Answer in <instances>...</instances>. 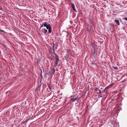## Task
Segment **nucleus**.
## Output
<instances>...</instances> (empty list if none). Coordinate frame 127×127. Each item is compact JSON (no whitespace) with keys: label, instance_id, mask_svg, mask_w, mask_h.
<instances>
[{"label":"nucleus","instance_id":"nucleus-1","mask_svg":"<svg viewBox=\"0 0 127 127\" xmlns=\"http://www.w3.org/2000/svg\"><path fill=\"white\" fill-rule=\"evenodd\" d=\"M77 96L76 95L71 96L70 97V98L72 101L74 102L77 98Z\"/></svg>","mask_w":127,"mask_h":127},{"label":"nucleus","instance_id":"nucleus-10","mask_svg":"<svg viewBox=\"0 0 127 127\" xmlns=\"http://www.w3.org/2000/svg\"><path fill=\"white\" fill-rule=\"evenodd\" d=\"M96 89L98 90V91H99V93L100 94H101L102 93H104V91H103V92H101V91L100 90H99V89L97 88Z\"/></svg>","mask_w":127,"mask_h":127},{"label":"nucleus","instance_id":"nucleus-12","mask_svg":"<svg viewBox=\"0 0 127 127\" xmlns=\"http://www.w3.org/2000/svg\"><path fill=\"white\" fill-rule=\"evenodd\" d=\"M113 68L116 69H118V68L117 67H113Z\"/></svg>","mask_w":127,"mask_h":127},{"label":"nucleus","instance_id":"nucleus-3","mask_svg":"<svg viewBox=\"0 0 127 127\" xmlns=\"http://www.w3.org/2000/svg\"><path fill=\"white\" fill-rule=\"evenodd\" d=\"M42 30L43 31V32L44 33V34L45 35H46V34H47V30L45 28H44L42 29Z\"/></svg>","mask_w":127,"mask_h":127},{"label":"nucleus","instance_id":"nucleus-5","mask_svg":"<svg viewBox=\"0 0 127 127\" xmlns=\"http://www.w3.org/2000/svg\"><path fill=\"white\" fill-rule=\"evenodd\" d=\"M43 26V24L42 23V24L41 26L40 27L39 29V31L41 33L43 32V31L42 30V29H41V28Z\"/></svg>","mask_w":127,"mask_h":127},{"label":"nucleus","instance_id":"nucleus-2","mask_svg":"<svg viewBox=\"0 0 127 127\" xmlns=\"http://www.w3.org/2000/svg\"><path fill=\"white\" fill-rule=\"evenodd\" d=\"M46 28L48 30V32H47V34L50 33L51 32V27L50 25L48 24L47 26L46 27Z\"/></svg>","mask_w":127,"mask_h":127},{"label":"nucleus","instance_id":"nucleus-14","mask_svg":"<svg viewBox=\"0 0 127 127\" xmlns=\"http://www.w3.org/2000/svg\"><path fill=\"white\" fill-rule=\"evenodd\" d=\"M124 19H125V20L127 21V18H125Z\"/></svg>","mask_w":127,"mask_h":127},{"label":"nucleus","instance_id":"nucleus-9","mask_svg":"<svg viewBox=\"0 0 127 127\" xmlns=\"http://www.w3.org/2000/svg\"><path fill=\"white\" fill-rule=\"evenodd\" d=\"M58 61H59V60H56V62L55 64V66H57V65H58Z\"/></svg>","mask_w":127,"mask_h":127},{"label":"nucleus","instance_id":"nucleus-13","mask_svg":"<svg viewBox=\"0 0 127 127\" xmlns=\"http://www.w3.org/2000/svg\"><path fill=\"white\" fill-rule=\"evenodd\" d=\"M0 31L1 32H4V31L3 30H0Z\"/></svg>","mask_w":127,"mask_h":127},{"label":"nucleus","instance_id":"nucleus-8","mask_svg":"<svg viewBox=\"0 0 127 127\" xmlns=\"http://www.w3.org/2000/svg\"><path fill=\"white\" fill-rule=\"evenodd\" d=\"M55 58L56 60H59L58 57L55 54Z\"/></svg>","mask_w":127,"mask_h":127},{"label":"nucleus","instance_id":"nucleus-4","mask_svg":"<svg viewBox=\"0 0 127 127\" xmlns=\"http://www.w3.org/2000/svg\"><path fill=\"white\" fill-rule=\"evenodd\" d=\"M71 6L73 10L75 12H77L75 8L74 4L73 3L71 4Z\"/></svg>","mask_w":127,"mask_h":127},{"label":"nucleus","instance_id":"nucleus-6","mask_svg":"<svg viewBox=\"0 0 127 127\" xmlns=\"http://www.w3.org/2000/svg\"><path fill=\"white\" fill-rule=\"evenodd\" d=\"M47 22H44L43 23V26L44 27H46L47 25H48V24H47Z\"/></svg>","mask_w":127,"mask_h":127},{"label":"nucleus","instance_id":"nucleus-16","mask_svg":"<svg viewBox=\"0 0 127 127\" xmlns=\"http://www.w3.org/2000/svg\"><path fill=\"white\" fill-rule=\"evenodd\" d=\"M1 9L0 8V10H1Z\"/></svg>","mask_w":127,"mask_h":127},{"label":"nucleus","instance_id":"nucleus-15","mask_svg":"<svg viewBox=\"0 0 127 127\" xmlns=\"http://www.w3.org/2000/svg\"><path fill=\"white\" fill-rule=\"evenodd\" d=\"M102 97L101 96H100V95H99L98 96V98H100V97Z\"/></svg>","mask_w":127,"mask_h":127},{"label":"nucleus","instance_id":"nucleus-11","mask_svg":"<svg viewBox=\"0 0 127 127\" xmlns=\"http://www.w3.org/2000/svg\"><path fill=\"white\" fill-rule=\"evenodd\" d=\"M47 89L48 90V91H49V92L51 91V88L49 86L48 88H47Z\"/></svg>","mask_w":127,"mask_h":127},{"label":"nucleus","instance_id":"nucleus-7","mask_svg":"<svg viewBox=\"0 0 127 127\" xmlns=\"http://www.w3.org/2000/svg\"><path fill=\"white\" fill-rule=\"evenodd\" d=\"M115 22L118 24V25H119L120 24L119 23V21L118 20H115Z\"/></svg>","mask_w":127,"mask_h":127}]
</instances>
